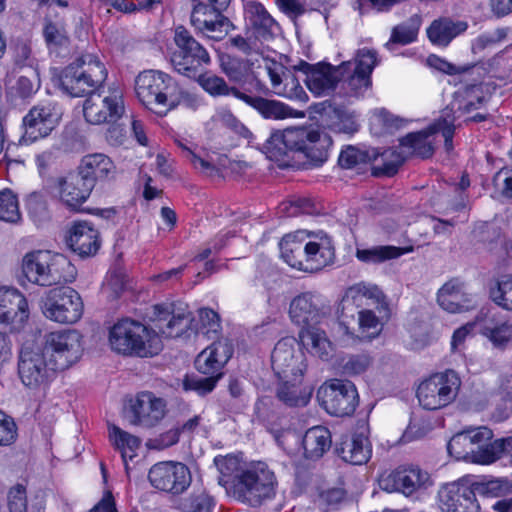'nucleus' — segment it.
Masks as SVG:
<instances>
[{
    "label": "nucleus",
    "mask_w": 512,
    "mask_h": 512,
    "mask_svg": "<svg viewBox=\"0 0 512 512\" xmlns=\"http://www.w3.org/2000/svg\"><path fill=\"white\" fill-rule=\"evenodd\" d=\"M332 146L331 137L315 126H297L274 131L263 146L266 156L281 162L289 152L302 153L314 163H323Z\"/></svg>",
    "instance_id": "nucleus-1"
},
{
    "label": "nucleus",
    "mask_w": 512,
    "mask_h": 512,
    "mask_svg": "<svg viewBox=\"0 0 512 512\" xmlns=\"http://www.w3.org/2000/svg\"><path fill=\"white\" fill-rule=\"evenodd\" d=\"M108 344L118 354L142 358L159 354L163 347L155 330L129 318L117 321L109 329Z\"/></svg>",
    "instance_id": "nucleus-2"
},
{
    "label": "nucleus",
    "mask_w": 512,
    "mask_h": 512,
    "mask_svg": "<svg viewBox=\"0 0 512 512\" xmlns=\"http://www.w3.org/2000/svg\"><path fill=\"white\" fill-rule=\"evenodd\" d=\"M21 271L28 282L41 287L61 285L74 281L75 266L63 254L50 250H34L26 253Z\"/></svg>",
    "instance_id": "nucleus-3"
},
{
    "label": "nucleus",
    "mask_w": 512,
    "mask_h": 512,
    "mask_svg": "<svg viewBox=\"0 0 512 512\" xmlns=\"http://www.w3.org/2000/svg\"><path fill=\"white\" fill-rule=\"evenodd\" d=\"M137 99L148 110L158 116H165L180 104L176 83L158 70H144L135 79Z\"/></svg>",
    "instance_id": "nucleus-4"
},
{
    "label": "nucleus",
    "mask_w": 512,
    "mask_h": 512,
    "mask_svg": "<svg viewBox=\"0 0 512 512\" xmlns=\"http://www.w3.org/2000/svg\"><path fill=\"white\" fill-rule=\"evenodd\" d=\"M124 91L119 83L91 92L83 103L85 120L92 125L115 124L125 114Z\"/></svg>",
    "instance_id": "nucleus-5"
},
{
    "label": "nucleus",
    "mask_w": 512,
    "mask_h": 512,
    "mask_svg": "<svg viewBox=\"0 0 512 512\" xmlns=\"http://www.w3.org/2000/svg\"><path fill=\"white\" fill-rule=\"evenodd\" d=\"M275 475L264 463H257L245 469L229 489L232 496L249 505H258L274 494Z\"/></svg>",
    "instance_id": "nucleus-6"
},
{
    "label": "nucleus",
    "mask_w": 512,
    "mask_h": 512,
    "mask_svg": "<svg viewBox=\"0 0 512 512\" xmlns=\"http://www.w3.org/2000/svg\"><path fill=\"white\" fill-rule=\"evenodd\" d=\"M461 387L459 375L452 369L431 375L417 388L419 404L427 410H437L452 403Z\"/></svg>",
    "instance_id": "nucleus-7"
},
{
    "label": "nucleus",
    "mask_w": 512,
    "mask_h": 512,
    "mask_svg": "<svg viewBox=\"0 0 512 512\" xmlns=\"http://www.w3.org/2000/svg\"><path fill=\"white\" fill-rule=\"evenodd\" d=\"M434 134L432 126L429 128L415 133H410L400 141V151L388 149L381 155L383 160L382 165L376 166L377 174L386 176L394 175L399 166L409 156H419L421 158H428L433 153V141L430 137Z\"/></svg>",
    "instance_id": "nucleus-8"
},
{
    "label": "nucleus",
    "mask_w": 512,
    "mask_h": 512,
    "mask_svg": "<svg viewBox=\"0 0 512 512\" xmlns=\"http://www.w3.org/2000/svg\"><path fill=\"white\" fill-rule=\"evenodd\" d=\"M168 412L167 401L151 391H141L130 398L123 408V419L131 426L151 429Z\"/></svg>",
    "instance_id": "nucleus-9"
},
{
    "label": "nucleus",
    "mask_w": 512,
    "mask_h": 512,
    "mask_svg": "<svg viewBox=\"0 0 512 512\" xmlns=\"http://www.w3.org/2000/svg\"><path fill=\"white\" fill-rule=\"evenodd\" d=\"M57 371H63L75 364L82 356L83 339L76 330L55 331L45 336L41 348Z\"/></svg>",
    "instance_id": "nucleus-10"
},
{
    "label": "nucleus",
    "mask_w": 512,
    "mask_h": 512,
    "mask_svg": "<svg viewBox=\"0 0 512 512\" xmlns=\"http://www.w3.org/2000/svg\"><path fill=\"white\" fill-rule=\"evenodd\" d=\"M43 315L61 324L76 323L83 314V302L77 291L70 287L51 289L42 297Z\"/></svg>",
    "instance_id": "nucleus-11"
},
{
    "label": "nucleus",
    "mask_w": 512,
    "mask_h": 512,
    "mask_svg": "<svg viewBox=\"0 0 512 512\" xmlns=\"http://www.w3.org/2000/svg\"><path fill=\"white\" fill-rule=\"evenodd\" d=\"M105 66H59L52 69V80L68 94L78 97L90 89L101 86L107 79Z\"/></svg>",
    "instance_id": "nucleus-12"
},
{
    "label": "nucleus",
    "mask_w": 512,
    "mask_h": 512,
    "mask_svg": "<svg viewBox=\"0 0 512 512\" xmlns=\"http://www.w3.org/2000/svg\"><path fill=\"white\" fill-rule=\"evenodd\" d=\"M271 363L280 381L303 379L307 369L305 353L294 337H285L276 343Z\"/></svg>",
    "instance_id": "nucleus-13"
},
{
    "label": "nucleus",
    "mask_w": 512,
    "mask_h": 512,
    "mask_svg": "<svg viewBox=\"0 0 512 512\" xmlns=\"http://www.w3.org/2000/svg\"><path fill=\"white\" fill-rule=\"evenodd\" d=\"M321 406L331 415H351L358 404V393L349 381L331 380L324 383L317 392Z\"/></svg>",
    "instance_id": "nucleus-14"
},
{
    "label": "nucleus",
    "mask_w": 512,
    "mask_h": 512,
    "mask_svg": "<svg viewBox=\"0 0 512 512\" xmlns=\"http://www.w3.org/2000/svg\"><path fill=\"white\" fill-rule=\"evenodd\" d=\"M148 479L155 489L179 495L184 493L190 486L192 475L184 463L163 461L154 464L150 468Z\"/></svg>",
    "instance_id": "nucleus-15"
},
{
    "label": "nucleus",
    "mask_w": 512,
    "mask_h": 512,
    "mask_svg": "<svg viewBox=\"0 0 512 512\" xmlns=\"http://www.w3.org/2000/svg\"><path fill=\"white\" fill-rule=\"evenodd\" d=\"M330 312V306L312 292H303L295 296L288 311L291 321L303 329L319 324Z\"/></svg>",
    "instance_id": "nucleus-16"
},
{
    "label": "nucleus",
    "mask_w": 512,
    "mask_h": 512,
    "mask_svg": "<svg viewBox=\"0 0 512 512\" xmlns=\"http://www.w3.org/2000/svg\"><path fill=\"white\" fill-rule=\"evenodd\" d=\"M56 371L42 349L21 352L18 373L25 386L35 388L45 384Z\"/></svg>",
    "instance_id": "nucleus-17"
},
{
    "label": "nucleus",
    "mask_w": 512,
    "mask_h": 512,
    "mask_svg": "<svg viewBox=\"0 0 512 512\" xmlns=\"http://www.w3.org/2000/svg\"><path fill=\"white\" fill-rule=\"evenodd\" d=\"M61 111L55 104L33 107L24 117V139L27 142L47 137L58 125Z\"/></svg>",
    "instance_id": "nucleus-18"
},
{
    "label": "nucleus",
    "mask_w": 512,
    "mask_h": 512,
    "mask_svg": "<svg viewBox=\"0 0 512 512\" xmlns=\"http://www.w3.org/2000/svg\"><path fill=\"white\" fill-rule=\"evenodd\" d=\"M29 318L28 302L17 289L0 287V323L21 329Z\"/></svg>",
    "instance_id": "nucleus-19"
},
{
    "label": "nucleus",
    "mask_w": 512,
    "mask_h": 512,
    "mask_svg": "<svg viewBox=\"0 0 512 512\" xmlns=\"http://www.w3.org/2000/svg\"><path fill=\"white\" fill-rule=\"evenodd\" d=\"M442 512H480V505L474 490L467 485L450 483L438 493Z\"/></svg>",
    "instance_id": "nucleus-20"
},
{
    "label": "nucleus",
    "mask_w": 512,
    "mask_h": 512,
    "mask_svg": "<svg viewBox=\"0 0 512 512\" xmlns=\"http://www.w3.org/2000/svg\"><path fill=\"white\" fill-rule=\"evenodd\" d=\"M223 10L198 3L191 13V24L208 37L221 39L232 27L230 20L222 14Z\"/></svg>",
    "instance_id": "nucleus-21"
},
{
    "label": "nucleus",
    "mask_w": 512,
    "mask_h": 512,
    "mask_svg": "<svg viewBox=\"0 0 512 512\" xmlns=\"http://www.w3.org/2000/svg\"><path fill=\"white\" fill-rule=\"evenodd\" d=\"M308 251L305 259V266L309 273L322 270L332 264L335 259V246L332 238L325 232L307 231Z\"/></svg>",
    "instance_id": "nucleus-22"
},
{
    "label": "nucleus",
    "mask_w": 512,
    "mask_h": 512,
    "mask_svg": "<svg viewBox=\"0 0 512 512\" xmlns=\"http://www.w3.org/2000/svg\"><path fill=\"white\" fill-rule=\"evenodd\" d=\"M67 244L81 257L93 256L101 245L100 233L90 222H75L69 229Z\"/></svg>",
    "instance_id": "nucleus-23"
},
{
    "label": "nucleus",
    "mask_w": 512,
    "mask_h": 512,
    "mask_svg": "<svg viewBox=\"0 0 512 512\" xmlns=\"http://www.w3.org/2000/svg\"><path fill=\"white\" fill-rule=\"evenodd\" d=\"M343 66H293L306 75V85L315 95L333 90L343 75Z\"/></svg>",
    "instance_id": "nucleus-24"
},
{
    "label": "nucleus",
    "mask_w": 512,
    "mask_h": 512,
    "mask_svg": "<svg viewBox=\"0 0 512 512\" xmlns=\"http://www.w3.org/2000/svg\"><path fill=\"white\" fill-rule=\"evenodd\" d=\"M233 353L232 345L226 339L213 342L196 358L195 365L199 372L206 375H218Z\"/></svg>",
    "instance_id": "nucleus-25"
},
{
    "label": "nucleus",
    "mask_w": 512,
    "mask_h": 512,
    "mask_svg": "<svg viewBox=\"0 0 512 512\" xmlns=\"http://www.w3.org/2000/svg\"><path fill=\"white\" fill-rule=\"evenodd\" d=\"M439 306L449 313H462L474 307L472 296L460 281L456 279L446 282L437 293Z\"/></svg>",
    "instance_id": "nucleus-26"
},
{
    "label": "nucleus",
    "mask_w": 512,
    "mask_h": 512,
    "mask_svg": "<svg viewBox=\"0 0 512 512\" xmlns=\"http://www.w3.org/2000/svg\"><path fill=\"white\" fill-rule=\"evenodd\" d=\"M386 481L392 482V487L406 496L431 485L430 475L418 467H401L392 472Z\"/></svg>",
    "instance_id": "nucleus-27"
},
{
    "label": "nucleus",
    "mask_w": 512,
    "mask_h": 512,
    "mask_svg": "<svg viewBox=\"0 0 512 512\" xmlns=\"http://www.w3.org/2000/svg\"><path fill=\"white\" fill-rule=\"evenodd\" d=\"M262 41L260 38H255L254 34L248 38L236 36L230 39L231 46L247 56L246 64H255L260 61L282 64L283 55L262 47Z\"/></svg>",
    "instance_id": "nucleus-28"
},
{
    "label": "nucleus",
    "mask_w": 512,
    "mask_h": 512,
    "mask_svg": "<svg viewBox=\"0 0 512 512\" xmlns=\"http://www.w3.org/2000/svg\"><path fill=\"white\" fill-rule=\"evenodd\" d=\"M307 231H297L285 235L280 242L281 256L283 260L292 268L308 272L305 266L308 247Z\"/></svg>",
    "instance_id": "nucleus-29"
},
{
    "label": "nucleus",
    "mask_w": 512,
    "mask_h": 512,
    "mask_svg": "<svg viewBox=\"0 0 512 512\" xmlns=\"http://www.w3.org/2000/svg\"><path fill=\"white\" fill-rule=\"evenodd\" d=\"M339 456L354 465L365 464L371 457V445L364 430L346 437L336 448Z\"/></svg>",
    "instance_id": "nucleus-30"
},
{
    "label": "nucleus",
    "mask_w": 512,
    "mask_h": 512,
    "mask_svg": "<svg viewBox=\"0 0 512 512\" xmlns=\"http://www.w3.org/2000/svg\"><path fill=\"white\" fill-rule=\"evenodd\" d=\"M92 190L91 180L85 181L77 173L67 176L60 182V198L72 209L79 208L88 199Z\"/></svg>",
    "instance_id": "nucleus-31"
},
{
    "label": "nucleus",
    "mask_w": 512,
    "mask_h": 512,
    "mask_svg": "<svg viewBox=\"0 0 512 512\" xmlns=\"http://www.w3.org/2000/svg\"><path fill=\"white\" fill-rule=\"evenodd\" d=\"M115 173V165L113 161L104 154H91L82 159L79 166L78 175L83 180H91V187L94 188L97 180H102L113 176Z\"/></svg>",
    "instance_id": "nucleus-32"
},
{
    "label": "nucleus",
    "mask_w": 512,
    "mask_h": 512,
    "mask_svg": "<svg viewBox=\"0 0 512 512\" xmlns=\"http://www.w3.org/2000/svg\"><path fill=\"white\" fill-rule=\"evenodd\" d=\"M174 42L183 60L187 62L209 63L208 51L182 25L174 30Z\"/></svg>",
    "instance_id": "nucleus-33"
},
{
    "label": "nucleus",
    "mask_w": 512,
    "mask_h": 512,
    "mask_svg": "<svg viewBox=\"0 0 512 512\" xmlns=\"http://www.w3.org/2000/svg\"><path fill=\"white\" fill-rule=\"evenodd\" d=\"M246 17L249 20L255 38L267 41L272 38L277 23L266 11L264 6L256 1H249L245 5Z\"/></svg>",
    "instance_id": "nucleus-34"
},
{
    "label": "nucleus",
    "mask_w": 512,
    "mask_h": 512,
    "mask_svg": "<svg viewBox=\"0 0 512 512\" xmlns=\"http://www.w3.org/2000/svg\"><path fill=\"white\" fill-rule=\"evenodd\" d=\"M414 251V246L397 247L393 245H379L370 248H357L356 258L365 264H381L389 260L398 259L401 256Z\"/></svg>",
    "instance_id": "nucleus-35"
},
{
    "label": "nucleus",
    "mask_w": 512,
    "mask_h": 512,
    "mask_svg": "<svg viewBox=\"0 0 512 512\" xmlns=\"http://www.w3.org/2000/svg\"><path fill=\"white\" fill-rule=\"evenodd\" d=\"M109 439L112 445L120 451L127 474L129 473V466L127 460H132L137 456V451L141 447L142 440L116 425L108 427Z\"/></svg>",
    "instance_id": "nucleus-36"
},
{
    "label": "nucleus",
    "mask_w": 512,
    "mask_h": 512,
    "mask_svg": "<svg viewBox=\"0 0 512 512\" xmlns=\"http://www.w3.org/2000/svg\"><path fill=\"white\" fill-rule=\"evenodd\" d=\"M331 444L330 431L323 426H314L303 437L304 455L308 459H319L330 449Z\"/></svg>",
    "instance_id": "nucleus-37"
},
{
    "label": "nucleus",
    "mask_w": 512,
    "mask_h": 512,
    "mask_svg": "<svg viewBox=\"0 0 512 512\" xmlns=\"http://www.w3.org/2000/svg\"><path fill=\"white\" fill-rule=\"evenodd\" d=\"M468 24L464 21H452L449 18L434 20L427 29V35L434 44L447 46L452 39L465 32Z\"/></svg>",
    "instance_id": "nucleus-38"
},
{
    "label": "nucleus",
    "mask_w": 512,
    "mask_h": 512,
    "mask_svg": "<svg viewBox=\"0 0 512 512\" xmlns=\"http://www.w3.org/2000/svg\"><path fill=\"white\" fill-rule=\"evenodd\" d=\"M323 117L328 127L335 132L352 134L358 131L355 112L345 107L330 105L324 110Z\"/></svg>",
    "instance_id": "nucleus-39"
},
{
    "label": "nucleus",
    "mask_w": 512,
    "mask_h": 512,
    "mask_svg": "<svg viewBox=\"0 0 512 512\" xmlns=\"http://www.w3.org/2000/svg\"><path fill=\"white\" fill-rule=\"evenodd\" d=\"M300 338L310 346L311 352L322 360H329L333 356L334 346L325 331L313 326L303 329L300 332Z\"/></svg>",
    "instance_id": "nucleus-40"
},
{
    "label": "nucleus",
    "mask_w": 512,
    "mask_h": 512,
    "mask_svg": "<svg viewBox=\"0 0 512 512\" xmlns=\"http://www.w3.org/2000/svg\"><path fill=\"white\" fill-rule=\"evenodd\" d=\"M278 398L289 406H305L311 398V389L302 387V379L280 381Z\"/></svg>",
    "instance_id": "nucleus-41"
},
{
    "label": "nucleus",
    "mask_w": 512,
    "mask_h": 512,
    "mask_svg": "<svg viewBox=\"0 0 512 512\" xmlns=\"http://www.w3.org/2000/svg\"><path fill=\"white\" fill-rule=\"evenodd\" d=\"M215 465L220 472L219 484L229 489L237 480H239L242 472L245 471L243 463L238 456L226 455L216 457Z\"/></svg>",
    "instance_id": "nucleus-42"
},
{
    "label": "nucleus",
    "mask_w": 512,
    "mask_h": 512,
    "mask_svg": "<svg viewBox=\"0 0 512 512\" xmlns=\"http://www.w3.org/2000/svg\"><path fill=\"white\" fill-rule=\"evenodd\" d=\"M244 98L248 103L252 104L265 118L285 119L289 117L304 116L302 112H294L291 108L278 101H272L263 98L252 99L248 96H245Z\"/></svg>",
    "instance_id": "nucleus-43"
},
{
    "label": "nucleus",
    "mask_w": 512,
    "mask_h": 512,
    "mask_svg": "<svg viewBox=\"0 0 512 512\" xmlns=\"http://www.w3.org/2000/svg\"><path fill=\"white\" fill-rule=\"evenodd\" d=\"M406 120L391 114L385 108L372 111L370 126L375 134L392 133L405 126Z\"/></svg>",
    "instance_id": "nucleus-44"
},
{
    "label": "nucleus",
    "mask_w": 512,
    "mask_h": 512,
    "mask_svg": "<svg viewBox=\"0 0 512 512\" xmlns=\"http://www.w3.org/2000/svg\"><path fill=\"white\" fill-rule=\"evenodd\" d=\"M156 310H160L158 306L155 307ZM166 314L162 311H159V319L156 320V326L160 330L162 334L166 337H178L182 335V333L189 327L191 324L192 318L191 314L188 311H182L181 313L174 314L165 324V326L161 325L162 320H166Z\"/></svg>",
    "instance_id": "nucleus-45"
},
{
    "label": "nucleus",
    "mask_w": 512,
    "mask_h": 512,
    "mask_svg": "<svg viewBox=\"0 0 512 512\" xmlns=\"http://www.w3.org/2000/svg\"><path fill=\"white\" fill-rule=\"evenodd\" d=\"M266 70L277 94H285L287 89L298 86L295 75L287 66H266Z\"/></svg>",
    "instance_id": "nucleus-46"
},
{
    "label": "nucleus",
    "mask_w": 512,
    "mask_h": 512,
    "mask_svg": "<svg viewBox=\"0 0 512 512\" xmlns=\"http://www.w3.org/2000/svg\"><path fill=\"white\" fill-rule=\"evenodd\" d=\"M382 298L383 294L377 286L358 283L346 290L342 303L344 306L350 303L359 306L362 304L363 299L379 301Z\"/></svg>",
    "instance_id": "nucleus-47"
},
{
    "label": "nucleus",
    "mask_w": 512,
    "mask_h": 512,
    "mask_svg": "<svg viewBox=\"0 0 512 512\" xmlns=\"http://www.w3.org/2000/svg\"><path fill=\"white\" fill-rule=\"evenodd\" d=\"M490 298L504 310L512 311V275L500 277L490 288Z\"/></svg>",
    "instance_id": "nucleus-48"
},
{
    "label": "nucleus",
    "mask_w": 512,
    "mask_h": 512,
    "mask_svg": "<svg viewBox=\"0 0 512 512\" xmlns=\"http://www.w3.org/2000/svg\"><path fill=\"white\" fill-rule=\"evenodd\" d=\"M503 454H507V439L490 440L480 450L476 451L474 463L491 464Z\"/></svg>",
    "instance_id": "nucleus-49"
},
{
    "label": "nucleus",
    "mask_w": 512,
    "mask_h": 512,
    "mask_svg": "<svg viewBox=\"0 0 512 512\" xmlns=\"http://www.w3.org/2000/svg\"><path fill=\"white\" fill-rule=\"evenodd\" d=\"M0 220L9 223L21 220L18 198L8 189L0 191Z\"/></svg>",
    "instance_id": "nucleus-50"
},
{
    "label": "nucleus",
    "mask_w": 512,
    "mask_h": 512,
    "mask_svg": "<svg viewBox=\"0 0 512 512\" xmlns=\"http://www.w3.org/2000/svg\"><path fill=\"white\" fill-rule=\"evenodd\" d=\"M464 431L455 434L448 442V452L457 460H465L474 463V456L476 455L471 442H469Z\"/></svg>",
    "instance_id": "nucleus-51"
},
{
    "label": "nucleus",
    "mask_w": 512,
    "mask_h": 512,
    "mask_svg": "<svg viewBox=\"0 0 512 512\" xmlns=\"http://www.w3.org/2000/svg\"><path fill=\"white\" fill-rule=\"evenodd\" d=\"M382 329L379 318L371 310H361L358 313V330L361 338H374Z\"/></svg>",
    "instance_id": "nucleus-52"
},
{
    "label": "nucleus",
    "mask_w": 512,
    "mask_h": 512,
    "mask_svg": "<svg viewBox=\"0 0 512 512\" xmlns=\"http://www.w3.org/2000/svg\"><path fill=\"white\" fill-rule=\"evenodd\" d=\"M483 334L495 347L504 348L512 341V323L502 322L494 326H487Z\"/></svg>",
    "instance_id": "nucleus-53"
},
{
    "label": "nucleus",
    "mask_w": 512,
    "mask_h": 512,
    "mask_svg": "<svg viewBox=\"0 0 512 512\" xmlns=\"http://www.w3.org/2000/svg\"><path fill=\"white\" fill-rule=\"evenodd\" d=\"M219 377L220 374L209 375V377L186 376L183 380V387L186 391L193 390L198 394L204 395L214 389Z\"/></svg>",
    "instance_id": "nucleus-54"
},
{
    "label": "nucleus",
    "mask_w": 512,
    "mask_h": 512,
    "mask_svg": "<svg viewBox=\"0 0 512 512\" xmlns=\"http://www.w3.org/2000/svg\"><path fill=\"white\" fill-rule=\"evenodd\" d=\"M418 30V20L411 19L410 23H403L394 27L390 40L394 43L409 44L417 38Z\"/></svg>",
    "instance_id": "nucleus-55"
},
{
    "label": "nucleus",
    "mask_w": 512,
    "mask_h": 512,
    "mask_svg": "<svg viewBox=\"0 0 512 512\" xmlns=\"http://www.w3.org/2000/svg\"><path fill=\"white\" fill-rule=\"evenodd\" d=\"M490 95L488 84L472 85L465 90L464 98L466 100V108L476 109L485 102Z\"/></svg>",
    "instance_id": "nucleus-56"
},
{
    "label": "nucleus",
    "mask_w": 512,
    "mask_h": 512,
    "mask_svg": "<svg viewBox=\"0 0 512 512\" xmlns=\"http://www.w3.org/2000/svg\"><path fill=\"white\" fill-rule=\"evenodd\" d=\"M372 68L373 66H355L353 74L348 79L349 87L356 93L366 90L371 85Z\"/></svg>",
    "instance_id": "nucleus-57"
},
{
    "label": "nucleus",
    "mask_w": 512,
    "mask_h": 512,
    "mask_svg": "<svg viewBox=\"0 0 512 512\" xmlns=\"http://www.w3.org/2000/svg\"><path fill=\"white\" fill-rule=\"evenodd\" d=\"M201 327L199 332L202 334H216L220 329V319L218 314L208 308H202L198 311Z\"/></svg>",
    "instance_id": "nucleus-58"
},
{
    "label": "nucleus",
    "mask_w": 512,
    "mask_h": 512,
    "mask_svg": "<svg viewBox=\"0 0 512 512\" xmlns=\"http://www.w3.org/2000/svg\"><path fill=\"white\" fill-rule=\"evenodd\" d=\"M200 86L211 95L228 94V86L225 81L213 74L205 72L200 78Z\"/></svg>",
    "instance_id": "nucleus-59"
},
{
    "label": "nucleus",
    "mask_w": 512,
    "mask_h": 512,
    "mask_svg": "<svg viewBox=\"0 0 512 512\" xmlns=\"http://www.w3.org/2000/svg\"><path fill=\"white\" fill-rule=\"evenodd\" d=\"M184 512H210L212 500L208 495H192L182 502Z\"/></svg>",
    "instance_id": "nucleus-60"
},
{
    "label": "nucleus",
    "mask_w": 512,
    "mask_h": 512,
    "mask_svg": "<svg viewBox=\"0 0 512 512\" xmlns=\"http://www.w3.org/2000/svg\"><path fill=\"white\" fill-rule=\"evenodd\" d=\"M8 508L10 512H27L26 491L24 486L17 484L9 490Z\"/></svg>",
    "instance_id": "nucleus-61"
},
{
    "label": "nucleus",
    "mask_w": 512,
    "mask_h": 512,
    "mask_svg": "<svg viewBox=\"0 0 512 512\" xmlns=\"http://www.w3.org/2000/svg\"><path fill=\"white\" fill-rule=\"evenodd\" d=\"M469 442H471V446L473 447L474 452L480 450L485 443L492 440L493 433L487 427H476L464 430Z\"/></svg>",
    "instance_id": "nucleus-62"
},
{
    "label": "nucleus",
    "mask_w": 512,
    "mask_h": 512,
    "mask_svg": "<svg viewBox=\"0 0 512 512\" xmlns=\"http://www.w3.org/2000/svg\"><path fill=\"white\" fill-rule=\"evenodd\" d=\"M371 365V359L367 355L351 356L343 364V372L346 375L353 376L365 372Z\"/></svg>",
    "instance_id": "nucleus-63"
},
{
    "label": "nucleus",
    "mask_w": 512,
    "mask_h": 512,
    "mask_svg": "<svg viewBox=\"0 0 512 512\" xmlns=\"http://www.w3.org/2000/svg\"><path fill=\"white\" fill-rule=\"evenodd\" d=\"M16 438V425L12 418L0 411V446L10 445Z\"/></svg>",
    "instance_id": "nucleus-64"
}]
</instances>
